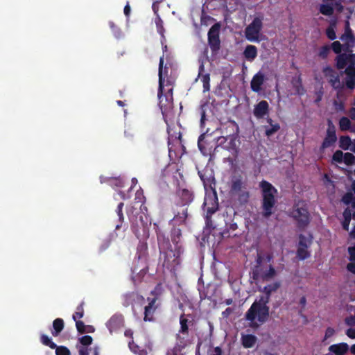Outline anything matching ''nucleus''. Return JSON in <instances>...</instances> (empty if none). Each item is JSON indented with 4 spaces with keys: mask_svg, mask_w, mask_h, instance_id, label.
Instances as JSON below:
<instances>
[{
    "mask_svg": "<svg viewBox=\"0 0 355 355\" xmlns=\"http://www.w3.org/2000/svg\"><path fill=\"white\" fill-rule=\"evenodd\" d=\"M227 128H230L232 130V132H230V134L227 135L226 137H220L218 138L217 142H218L220 145L223 144V142L227 141L228 139H230L231 142H233L234 139L232 136L235 134H237L239 132V125L234 121H229Z\"/></svg>",
    "mask_w": 355,
    "mask_h": 355,
    "instance_id": "a211bd4d",
    "label": "nucleus"
},
{
    "mask_svg": "<svg viewBox=\"0 0 355 355\" xmlns=\"http://www.w3.org/2000/svg\"><path fill=\"white\" fill-rule=\"evenodd\" d=\"M241 340L244 347L250 348L255 345L257 337L252 334H247L242 336Z\"/></svg>",
    "mask_w": 355,
    "mask_h": 355,
    "instance_id": "7c9ffc66",
    "label": "nucleus"
},
{
    "mask_svg": "<svg viewBox=\"0 0 355 355\" xmlns=\"http://www.w3.org/2000/svg\"><path fill=\"white\" fill-rule=\"evenodd\" d=\"M124 206V204L123 202H120L118 206H117V208L116 209V212L119 216V220L120 222L119 224H117L116 225V227L115 229L116 230H119L121 226H122V223L123 222L124 220V216H123V207Z\"/></svg>",
    "mask_w": 355,
    "mask_h": 355,
    "instance_id": "ea45409f",
    "label": "nucleus"
},
{
    "mask_svg": "<svg viewBox=\"0 0 355 355\" xmlns=\"http://www.w3.org/2000/svg\"><path fill=\"white\" fill-rule=\"evenodd\" d=\"M352 141L348 135L340 136L339 138V147L344 150H350Z\"/></svg>",
    "mask_w": 355,
    "mask_h": 355,
    "instance_id": "2f4dec72",
    "label": "nucleus"
},
{
    "mask_svg": "<svg viewBox=\"0 0 355 355\" xmlns=\"http://www.w3.org/2000/svg\"><path fill=\"white\" fill-rule=\"evenodd\" d=\"M329 350L336 355H345L349 350V345L345 343L334 344L329 347Z\"/></svg>",
    "mask_w": 355,
    "mask_h": 355,
    "instance_id": "4be33fe9",
    "label": "nucleus"
},
{
    "mask_svg": "<svg viewBox=\"0 0 355 355\" xmlns=\"http://www.w3.org/2000/svg\"><path fill=\"white\" fill-rule=\"evenodd\" d=\"M181 199L182 202L186 205L191 202L193 199V196L191 191L188 189H182L181 191Z\"/></svg>",
    "mask_w": 355,
    "mask_h": 355,
    "instance_id": "4c0bfd02",
    "label": "nucleus"
},
{
    "mask_svg": "<svg viewBox=\"0 0 355 355\" xmlns=\"http://www.w3.org/2000/svg\"><path fill=\"white\" fill-rule=\"evenodd\" d=\"M320 12L326 16H331L334 13V8L329 4H321L320 6Z\"/></svg>",
    "mask_w": 355,
    "mask_h": 355,
    "instance_id": "c03bdc74",
    "label": "nucleus"
},
{
    "mask_svg": "<svg viewBox=\"0 0 355 355\" xmlns=\"http://www.w3.org/2000/svg\"><path fill=\"white\" fill-rule=\"evenodd\" d=\"M220 25L218 23H216L210 28L208 32V43L212 53L218 52L220 47Z\"/></svg>",
    "mask_w": 355,
    "mask_h": 355,
    "instance_id": "f8f14e48",
    "label": "nucleus"
},
{
    "mask_svg": "<svg viewBox=\"0 0 355 355\" xmlns=\"http://www.w3.org/2000/svg\"><path fill=\"white\" fill-rule=\"evenodd\" d=\"M188 212L187 208L183 207L181 211H178L175 214L172 220L175 224L181 225L184 224L187 218Z\"/></svg>",
    "mask_w": 355,
    "mask_h": 355,
    "instance_id": "c85d7f7f",
    "label": "nucleus"
},
{
    "mask_svg": "<svg viewBox=\"0 0 355 355\" xmlns=\"http://www.w3.org/2000/svg\"><path fill=\"white\" fill-rule=\"evenodd\" d=\"M326 35H327V37L331 40H334L336 38V35L335 31L331 27H329L327 28Z\"/></svg>",
    "mask_w": 355,
    "mask_h": 355,
    "instance_id": "4d7b16f0",
    "label": "nucleus"
},
{
    "mask_svg": "<svg viewBox=\"0 0 355 355\" xmlns=\"http://www.w3.org/2000/svg\"><path fill=\"white\" fill-rule=\"evenodd\" d=\"M203 206L206 210V224L209 225V223L211 222V216L218 209V197L216 191H214L212 195L205 198Z\"/></svg>",
    "mask_w": 355,
    "mask_h": 355,
    "instance_id": "1a4fd4ad",
    "label": "nucleus"
},
{
    "mask_svg": "<svg viewBox=\"0 0 355 355\" xmlns=\"http://www.w3.org/2000/svg\"><path fill=\"white\" fill-rule=\"evenodd\" d=\"M155 226L159 251V262L164 268L170 270H175V267L180 263V257L183 252V249L180 247H175L173 249L169 239L162 229L157 224H155Z\"/></svg>",
    "mask_w": 355,
    "mask_h": 355,
    "instance_id": "f257e3e1",
    "label": "nucleus"
},
{
    "mask_svg": "<svg viewBox=\"0 0 355 355\" xmlns=\"http://www.w3.org/2000/svg\"><path fill=\"white\" fill-rule=\"evenodd\" d=\"M345 153L340 150H337L332 155V160L337 163H342Z\"/></svg>",
    "mask_w": 355,
    "mask_h": 355,
    "instance_id": "3c124183",
    "label": "nucleus"
},
{
    "mask_svg": "<svg viewBox=\"0 0 355 355\" xmlns=\"http://www.w3.org/2000/svg\"><path fill=\"white\" fill-rule=\"evenodd\" d=\"M205 71L204 64L202 63L199 67V73L198 76H201V81L203 84V91L209 92L210 90V76L209 73L202 74V72Z\"/></svg>",
    "mask_w": 355,
    "mask_h": 355,
    "instance_id": "a878e982",
    "label": "nucleus"
},
{
    "mask_svg": "<svg viewBox=\"0 0 355 355\" xmlns=\"http://www.w3.org/2000/svg\"><path fill=\"white\" fill-rule=\"evenodd\" d=\"M277 275V272L275 269V268L272 266H269V268L268 270L265 271L262 275L261 279L263 281H268L274 278Z\"/></svg>",
    "mask_w": 355,
    "mask_h": 355,
    "instance_id": "e433bc0d",
    "label": "nucleus"
},
{
    "mask_svg": "<svg viewBox=\"0 0 355 355\" xmlns=\"http://www.w3.org/2000/svg\"><path fill=\"white\" fill-rule=\"evenodd\" d=\"M345 322L348 326H350V327L355 326V315H354V316L350 315V316L346 317L345 319Z\"/></svg>",
    "mask_w": 355,
    "mask_h": 355,
    "instance_id": "bf43d9fd",
    "label": "nucleus"
},
{
    "mask_svg": "<svg viewBox=\"0 0 355 355\" xmlns=\"http://www.w3.org/2000/svg\"><path fill=\"white\" fill-rule=\"evenodd\" d=\"M80 344H82L84 346H88L90 345L92 343L93 338L92 336L86 335L80 337L78 339Z\"/></svg>",
    "mask_w": 355,
    "mask_h": 355,
    "instance_id": "864d4df0",
    "label": "nucleus"
},
{
    "mask_svg": "<svg viewBox=\"0 0 355 355\" xmlns=\"http://www.w3.org/2000/svg\"><path fill=\"white\" fill-rule=\"evenodd\" d=\"M129 348L134 354L138 355H147V350L144 348H141L138 345L134 343V341L129 343Z\"/></svg>",
    "mask_w": 355,
    "mask_h": 355,
    "instance_id": "f704fd0d",
    "label": "nucleus"
},
{
    "mask_svg": "<svg viewBox=\"0 0 355 355\" xmlns=\"http://www.w3.org/2000/svg\"><path fill=\"white\" fill-rule=\"evenodd\" d=\"M55 349L56 355H70L69 349L65 346H57Z\"/></svg>",
    "mask_w": 355,
    "mask_h": 355,
    "instance_id": "603ef678",
    "label": "nucleus"
},
{
    "mask_svg": "<svg viewBox=\"0 0 355 355\" xmlns=\"http://www.w3.org/2000/svg\"><path fill=\"white\" fill-rule=\"evenodd\" d=\"M299 228H305L310 223V214L303 201L295 203L291 213Z\"/></svg>",
    "mask_w": 355,
    "mask_h": 355,
    "instance_id": "0eeeda50",
    "label": "nucleus"
},
{
    "mask_svg": "<svg viewBox=\"0 0 355 355\" xmlns=\"http://www.w3.org/2000/svg\"><path fill=\"white\" fill-rule=\"evenodd\" d=\"M210 355H223V351L220 347H216Z\"/></svg>",
    "mask_w": 355,
    "mask_h": 355,
    "instance_id": "69168bd1",
    "label": "nucleus"
},
{
    "mask_svg": "<svg viewBox=\"0 0 355 355\" xmlns=\"http://www.w3.org/2000/svg\"><path fill=\"white\" fill-rule=\"evenodd\" d=\"M343 162L347 166L352 165L355 164V156L352 153H345Z\"/></svg>",
    "mask_w": 355,
    "mask_h": 355,
    "instance_id": "de8ad7c7",
    "label": "nucleus"
},
{
    "mask_svg": "<svg viewBox=\"0 0 355 355\" xmlns=\"http://www.w3.org/2000/svg\"><path fill=\"white\" fill-rule=\"evenodd\" d=\"M341 200L344 204L347 205H351L352 208L353 202L355 201V197L352 193L347 192L342 197Z\"/></svg>",
    "mask_w": 355,
    "mask_h": 355,
    "instance_id": "a18cd8bd",
    "label": "nucleus"
},
{
    "mask_svg": "<svg viewBox=\"0 0 355 355\" xmlns=\"http://www.w3.org/2000/svg\"><path fill=\"white\" fill-rule=\"evenodd\" d=\"M343 220L342 221L343 229L345 231L349 230L350 221L352 219V210L349 207H347L344 209L343 213Z\"/></svg>",
    "mask_w": 355,
    "mask_h": 355,
    "instance_id": "c756f323",
    "label": "nucleus"
},
{
    "mask_svg": "<svg viewBox=\"0 0 355 355\" xmlns=\"http://www.w3.org/2000/svg\"><path fill=\"white\" fill-rule=\"evenodd\" d=\"M281 286V284L279 282H275L270 284H268L263 288V292L266 293L267 296L269 297L272 293L275 292L277 289Z\"/></svg>",
    "mask_w": 355,
    "mask_h": 355,
    "instance_id": "72a5a7b5",
    "label": "nucleus"
},
{
    "mask_svg": "<svg viewBox=\"0 0 355 355\" xmlns=\"http://www.w3.org/2000/svg\"><path fill=\"white\" fill-rule=\"evenodd\" d=\"M291 84L296 94H297L298 95H302L304 94L305 89L302 85L301 73H299L297 76H295L292 78Z\"/></svg>",
    "mask_w": 355,
    "mask_h": 355,
    "instance_id": "5701e85b",
    "label": "nucleus"
},
{
    "mask_svg": "<svg viewBox=\"0 0 355 355\" xmlns=\"http://www.w3.org/2000/svg\"><path fill=\"white\" fill-rule=\"evenodd\" d=\"M347 251L349 254V259L351 261L355 262V245L354 246L349 247Z\"/></svg>",
    "mask_w": 355,
    "mask_h": 355,
    "instance_id": "13d9d810",
    "label": "nucleus"
},
{
    "mask_svg": "<svg viewBox=\"0 0 355 355\" xmlns=\"http://www.w3.org/2000/svg\"><path fill=\"white\" fill-rule=\"evenodd\" d=\"M75 322H76V327L77 331L80 334L87 333L86 325L84 324V322L83 321L76 320Z\"/></svg>",
    "mask_w": 355,
    "mask_h": 355,
    "instance_id": "6e6d98bb",
    "label": "nucleus"
},
{
    "mask_svg": "<svg viewBox=\"0 0 355 355\" xmlns=\"http://www.w3.org/2000/svg\"><path fill=\"white\" fill-rule=\"evenodd\" d=\"M40 341L44 345L48 346L51 349H53L57 347L56 344L52 341L51 338L45 334H42L40 336Z\"/></svg>",
    "mask_w": 355,
    "mask_h": 355,
    "instance_id": "37998d69",
    "label": "nucleus"
},
{
    "mask_svg": "<svg viewBox=\"0 0 355 355\" xmlns=\"http://www.w3.org/2000/svg\"><path fill=\"white\" fill-rule=\"evenodd\" d=\"M263 17H256L245 28V35L248 41H259V34L263 28Z\"/></svg>",
    "mask_w": 355,
    "mask_h": 355,
    "instance_id": "6e6552de",
    "label": "nucleus"
},
{
    "mask_svg": "<svg viewBox=\"0 0 355 355\" xmlns=\"http://www.w3.org/2000/svg\"><path fill=\"white\" fill-rule=\"evenodd\" d=\"M266 121L269 125H265L263 127L265 134L267 137H270L280 129V125L278 123H274L271 118H267Z\"/></svg>",
    "mask_w": 355,
    "mask_h": 355,
    "instance_id": "393cba45",
    "label": "nucleus"
},
{
    "mask_svg": "<svg viewBox=\"0 0 355 355\" xmlns=\"http://www.w3.org/2000/svg\"><path fill=\"white\" fill-rule=\"evenodd\" d=\"M144 198V196L142 193L137 191L134 205L130 207L127 210V214L131 223L132 231L137 238H139L141 236V229H142L144 234L147 229V223L144 221L142 215L139 216V221H138L137 216L139 214V211H138V208L135 207L138 202H142Z\"/></svg>",
    "mask_w": 355,
    "mask_h": 355,
    "instance_id": "39448f33",
    "label": "nucleus"
},
{
    "mask_svg": "<svg viewBox=\"0 0 355 355\" xmlns=\"http://www.w3.org/2000/svg\"><path fill=\"white\" fill-rule=\"evenodd\" d=\"M346 335L352 339L355 338V329L349 328L346 331Z\"/></svg>",
    "mask_w": 355,
    "mask_h": 355,
    "instance_id": "0e129e2a",
    "label": "nucleus"
},
{
    "mask_svg": "<svg viewBox=\"0 0 355 355\" xmlns=\"http://www.w3.org/2000/svg\"><path fill=\"white\" fill-rule=\"evenodd\" d=\"M269 112V104L266 101H261L254 105L253 114L257 119H263Z\"/></svg>",
    "mask_w": 355,
    "mask_h": 355,
    "instance_id": "2eb2a0df",
    "label": "nucleus"
},
{
    "mask_svg": "<svg viewBox=\"0 0 355 355\" xmlns=\"http://www.w3.org/2000/svg\"><path fill=\"white\" fill-rule=\"evenodd\" d=\"M243 55L248 61H253L257 56V48L254 45H248L243 51Z\"/></svg>",
    "mask_w": 355,
    "mask_h": 355,
    "instance_id": "bb28decb",
    "label": "nucleus"
},
{
    "mask_svg": "<svg viewBox=\"0 0 355 355\" xmlns=\"http://www.w3.org/2000/svg\"><path fill=\"white\" fill-rule=\"evenodd\" d=\"M155 22L156 24L157 32L161 35L164 36V26H163V21L159 15H157Z\"/></svg>",
    "mask_w": 355,
    "mask_h": 355,
    "instance_id": "09e8293b",
    "label": "nucleus"
},
{
    "mask_svg": "<svg viewBox=\"0 0 355 355\" xmlns=\"http://www.w3.org/2000/svg\"><path fill=\"white\" fill-rule=\"evenodd\" d=\"M312 243L313 241L311 236H310V237L308 238L302 234L299 235V242L297 246H301L303 248H310Z\"/></svg>",
    "mask_w": 355,
    "mask_h": 355,
    "instance_id": "c9c22d12",
    "label": "nucleus"
},
{
    "mask_svg": "<svg viewBox=\"0 0 355 355\" xmlns=\"http://www.w3.org/2000/svg\"><path fill=\"white\" fill-rule=\"evenodd\" d=\"M130 6L129 5V3L127 2L126 5L124 7V10H123V12H124V15L128 17L130 16Z\"/></svg>",
    "mask_w": 355,
    "mask_h": 355,
    "instance_id": "338daca9",
    "label": "nucleus"
},
{
    "mask_svg": "<svg viewBox=\"0 0 355 355\" xmlns=\"http://www.w3.org/2000/svg\"><path fill=\"white\" fill-rule=\"evenodd\" d=\"M198 146L200 151L205 156L211 155L212 146H209L204 134L200 135L198 140Z\"/></svg>",
    "mask_w": 355,
    "mask_h": 355,
    "instance_id": "6ab92c4d",
    "label": "nucleus"
},
{
    "mask_svg": "<svg viewBox=\"0 0 355 355\" xmlns=\"http://www.w3.org/2000/svg\"><path fill=\"white\" fill-rule=\"evenodd\" d=\"M330 46L328 45H324L322 46L318 52V56L322 59H326L329 53Z\"/></svg>",
    "mask_w": 355,
    "mask_h": 355,
    "instance_id": "8fccbe9b",
    "label": "nucleus"
},
{
    "mask_svg": "<svg viewBox=\"0 0 355 355\" xmlns=\"http://www.w3.org/2000/svg\"><path fill=\"white\" fill-rule=\"evenodd\" d=\"M78 353L80 355H89L88 349L84 347L79 349Z\"/></svg>",
    "mask_w": 355,
    "mask_h": 355,
    "instance_id": "774afa93",
    "label": "nucleus"
},
{
    "mask_svg": "<svg viewBox=\"0 0 355 355\" xmlns=\"http://www.w3.org/2000/svg\"><path fill=\"white\" fill-rule=\"evenodd\" d=\"M347 270L355 275V262L352 261L351 263H347Z\"/></svg>",
    "mask_w": 355,
    "mask_h": 355,
    "instance_id": "e2e57ef3",
    "label": "nucleus"
},
{
    "mask_svg": "<svg viewBox=\"0 0 355 355\" xmlns=\"http://www.w3.org/2000/svg\"><path fill=\"white\" fill-rule=\"evenodd\" d=\"M322 73L327 78L329 85L338 92V94L344 89V84L340 82L339 75L331 67H324L322 69Z\"/></svg>",
    "mask_w": 355,
    "mask_h": 355,
    "instance_id": "9d476101",
    "label": "nucleus"
},
{
    "mask_svg": "<svg viewBox=\"0 0 355 355\" xmlns=\"http://www.w3.org/2000/svg\"><path fill=\"white\" fill-rule=\"evenodd\" d=\"M124 319L121 315H114L107 321L106 325L112 334L123 327Z\"/></svg>",
    "mask_w": 355,
    "mask_h": 355,
    "instance_id": "4468645a",
    "label": "nucleus"
},
{
    "mask_svg": "<svg viewBox=\"0 0 355 355\" xmlns=\"http://www.w3.org/2000/svg\"><path fill=\"white\" fill-rule=\"evenodd\" d=\"M137 256L140 262L147 261L148 245L146 242L139 241L137 248Z\"/></svg>",
    "mask_w": 355,
    "mask_h": 355,
    "instance_id": "aec40b11",
    "label": "nucleus"
},
{
    "mask_svg": "<svg viewBox=\"0 0 355 355\" xmlns=\"http://www.w3.org/2000/svg\"><path fill=\"white\" fill-rule=\"evenodd\" d=\"M309 248H303L297 246L296 256L300 260H305L311 257V252L309 250Z\"/></svg>",
    "mask_w": 355,
    "mask_h": 355,
    "instance_id": "473e14b6",
    "label": "nucleus"
},
{
    "mask_svg": "<svg viewBox=\"0 0 355 355\" xmlns=\"http://www.w3.org/2000/svg\"><path fill=\"white\" fill-rule=\"evenodd\" d=\"M110 245V239H105L103 241V243L100 246V251L103 252L108 248V247Z\"/></svg>",
    "mask_w": 355,
    "mask_h": 355,
    "instance_id": "680f3d73",
    "label": "nucleus"
},
{
    "mask_svg": "<svg viewBox=\"0 0 355 355\" xmlns=\"http://www.w3.org/2000/svg\"><path fill=\"white\" fill-rule=\"evenodd\" d=\"M171 241L175 247L182 248V230L173 225L170 232Z\"/></svg>",
    "mask_w": 355,
    "mask_h": 355,
    "instance_id": "dca6fc26",
    "label": "nucleus"
},
{
    "mask_svg": "<svg viewBox=\"0 0 355 355\" xmlns=\"http://www.w3.org/2000/svg\"><path fill=\"white\" fill-rule=\"evenodd\" d=\"M142 264V268H139L137 266H135L132 268V275L137 274L136 277H132V279L134 281L138 280L141 281V279L145 276V275L147 273L148 270V267L147 266V261L146 262H141Z\"/></svg>",
    "mask_w": 355,
    "mask_h": 355,
    "instance_id": "412c9836",
    "label": "nucleus"
},
{
    "mask_svg": "<svg viewBox=\"0 0 355 355\" xmlns=\"http://www.w3.org/2000/svg\"><path fill=\"white\" fill-rule=\"evenodd\" d=\"M337 141V136L336 132V127L332 121L329 119L327 121V129L325 137L320 146V152L323 153L324 150L335 144Z\"/></svg>",
    "mask_w": 355,
    "mask_h": 355,
    "instance_id": "9b49d317",
    "label": "nucleus"
},
{
    "mask_svg": "<svg viewBox=\"0 0 355 355\" xmlns=\"http://www.w3.org/2000/svg\"><path fill=\"white\" fill-rule=\"evenodd\" d=\"M351 127V121L350 120L346 117L343 116L339 120V128L341 131H347L350 129Z\"/></svg>",
    "mask_w": 355,
    "mask_h": 355,
    "instance_id": "79ce46f5",
    "label": "nucleus"
},
{
    "mask_svg": "<svg viewBox=\"0 0 355 355\" xmlns=\"http://www.w3.org/2000/svg\"><path fill=\"white\" fill-rule=\"evenodd\" d=\"M164 55L160 57L159 63V87L157 97L159 99V106L162 114L164 116L166 112L173 107V87L167 88L164 92V74L167 75V67L164 69Z\"/></svg>",
    "mask_w": 355,
    "mask_h": 355,
    "instance_id": "7ed1b4c3",
    "label": "nucleus"
},
{
    "mask_svg": "<svg viewBox=\"0 0 355 355\" xmlns=\"http://www.w3.org/2000/svg\"><path fill=\"white\" fill-rule=\"evenodd\" d=\"M335 333V330L332 327H327L325 331L324 339L331 337Z\"/></svg>",
    "mask_w": 355,
    "mask_h": 355,
    "instance_id": "052dcab7",
    "label": "nucleus"
},
{
    "mask_svg": "<svg viewBox=\"0 0 355 355\" xmlns=\"http://www.w3.org/2000/svg\"><path fill=\"white\" fill-rule=\"evenodd\" d=\"M84 302H82L80 304H79L77 308L76 312L73 314V319L74 321L78 320L77 319L82 318L84 315V309H83Z\"/></svg>",
    "mask_w": 355,
    "mask_h": 355,
    "instance_id": "49530a36",
    "label": "nucleus"
},
{
    "mask_svg": "<svg viewBox=\"0 0 355 355\" xmlns=\"http://www.w3.org/2000/svg\"><path fill=\"white\" fill-rule=\"evenodd\" d=\"M336 67L338 70L345 68L344 87L353 90L355 89V53H343L336 57Z\"/></svg>",
    "mask_w": 355,
    "mask_h": 355,
    "instance_id": "20e7f679",
    "label": "nucleus"
},
{
    "mask_svg": "<svg viewBox=\"0 0 355 355\" xmlns=\"http://www.w3.org/2000/svg\"><path fill=\"white\" fill-rule=\"evenodd\" d=\"M136 296L137 295L134 292L126 293L123 297V306L127 307L130 305H133Z\"/></svg>",
    "mask_w": 355,
    "mask_h": 355,
    "instance_id": "58836bf2",
    "label": "nucleus"
},
{
    "mask_svg": "<svg viewBox=\"0 0 355 355\" xmlns=\"http://www.w3.org/2000/svg\"><path fill=\"white\" fill-rule=\"evenodd\" d=\"M64 327V320L62 318H56L53 322V330L51 331V334L56 337L58 336L63 330Z\"/></svg>",
    "mask_w": 355,
    "mask_h": 355,
    "instance_id": "cd10ccee",
    "label": "nucleus"
},
{
    "mask_svg": "<svg viewBox=\"0 0 355 355\" xmlns=\"http://www.w3.org/2000/svg\"><path fill=\"white\" fill-rule=\"evenodd\" d=\"M331 48L332 49L333 51L335 53L338 54V55L340 54H342L341 53L342 44H340V42L339 41H334L331 44Z\"/></svg>",
    "mask_w": 355,
    "mask_h": 355,
    "instance_id": "5fc2aeb1",
    "label": "nucleus"
},
{
    "mask_svg": "<svg viewBox=\"0 0 355 355\" xmlns=\"http://www.w3.org/2000/svg\"><path fill=\"white\" fill-rule=\"evenodd\" d=\"M265 80V76L261 72L257 73L250 83V87L253 92H259L261 90V86Z\"/></svg>",
    "mask_w": 355,
    "mask_h": 355,
    "instance_id": "f3484780",
    "label": "nucleus"
},
{
    "mask_svg": "<svg viewBox=\"0 0 355 355\" xmlns=\"http://www.w3.org/2000/svg\"><path fill=\"white\" fill-rule=\"evenodd\" d=\"M150 295H153V298L148 297L147 300L148 302V305L144 307V320L145 322L147 321H153L154 320V313L157 309L159 307V304H157V293L155 290H153L150 292Z\"/></svg>",
    "mask_w": 355,
    "mask_h": 355,
    "instance_id": "ddd939ff",
    "label": "nucleus"
},
{
    "mask_svg": "<svg viewBox=\"0 0 355 355\" xmlns=\"http://www.w3.org/2000/svg\"><path fill=\"white\" fill-rule=\"evenodd\" d=\"M270 297L266 295L255 300L245 315L247 321L250 322L251 327H257L266 322L269 318V306L267 305Z\"/></svg>",
    "mask_w": 355,
    "mask_h": 355,
    "instance_id": "f03ea898",
    "label": "nucleus"
},
{
    "mask_svg": "<svg viewBox=\"0 0 355 355\" xmlns=\"http://www.w3.org/2000/svg\"><path fill=\"white\" fill-rule=\"evenodd\" d=\"M259 187L261 189L262 193V216L268 218L273 213L272 209L276 204L275 194L277 193V191L272 184L266 180H262L259 184Z\"/></svg>",
    "mask_w": 355,
    "mask_h": 355,
    "instance_id": "423d86ee",
    "label": "nucleus"
},
{
    "mask_svg": "<svg viewBox=\"0 0 355 355\" xmlns=\"http://www.w3.org/2000/svg\"><path fill=\"white\" fill-rule=\"evenodd\" d=\"M180 333L183 334H188L189 326L188 320L184 318V314L181 315L180 318Z\"/></svg>",
    "mask_w": 355,
    "mask_h": 355,
    "instance_id": "a19ab883",
    "label": "nucleus"
},
{
    "mask_svg": "<svg viewBox=\"0 0 355 355\" xmlns=\"http://www.w3.org/2000/svg\"><path fill=\"white\" fill-rule=\"evenodd\" d=\"M244 187L245 184L241 177H237L232 180L230 191L232 194H240Z\"/></svg>",
    "mask_w": 355,
    "mask_h": 355,
    "instance_id": "b1692460",
    "label": "nucleus"
}]
</instances>
